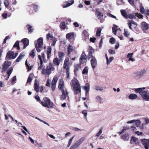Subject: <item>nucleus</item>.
Masks as SVG:
<instances>
[{
	"instance_id": "obj_10",
	"label": "nucleus",
	"mask_w": 149,
	"mask_h": 149,
	"mask_svg": "<svg viewBox=\"0 0 149 149\" xmlns=\"http://www.w3.org/2000/svg\"><path fill=\"white\" fill-rule=\"evenodd\" d=\"M80 63L84 64L87 61V56L84 52L82 53L79 59Z\"/></svg>"
},
{
	"instance_id": "obj_29",
	"label": "nucleus",
	"mask_w": 149,
	"mask_h": 149,
	"mask_svg": "<svg viewBox=\"0 0 149 149\" xmlns=\"http://www.w3.org/2000/svg\"><path fill=\"white\" fill-rule=\"evenodd\" d=\"M74 49V47L72 45H69L68 47V56L71 52L73 51Z\"/></svg>"
},
{
	"instance_id": "obj_30",
	"label": "nucleus",
	"mask_w": 149,
	"mask_h": 149,
	"mask_svg": "<svg viewBox=\"0 0 149 149\" xmlns=\"http://www.w3.org/2000/svg\"><path fill=\"white\" fill-rule=\"evenodd\" d=\"M51 51H52L51 47L50 46L48 47V48H47V58L48 59L49 58L50 55L51 54Z\"/></svg>"
},
{
	"instance_id": "obj_56",
	"label": "nucleus",
	"mask_w": 149,
	"mask_h": 149,
	"mask_svg": "<svg viewBox=\"0 0 149 149\" xmlns=\"http://www.w3.org/2000/svg\"><path fill=\"white\" fill-rule=\"evenodd\" d=\"M127 129V128L126 127H123V130L120 132H118V133L120 134H121L124 133L126 131Z\"/></svg>"
},
{
	"instance_id": "obj_6",
	"label": "nucleus",
	"mask_w": 149,
	"mask_h": 149,
	"mask_svg": "<svg viewBox=\"0 0 149 149\" xmlns=\"http://www.w3.org/2000/svg\"><path fill=\"white\" fill-rule=\"evenodd\" d=\"M85 138L81 137L80 139L76 141L75 143L72 145L70 147V149H74L78 148L84 141Z\"/></svg>"
},
{
	"instance_id": "obj_32",
	"label": "nucleus",
	"mask_w": 149,
	"mask_h": 149,
	"mask_svg": "<svg viewBox=\"0 0 149 149\" xmlns=\"http://www.w3.org/2000/svg\"><path fill=\"white\" fill-rule=\"evenodd\" d=\"M120 12L122 16L126 18H127L128 15H127L126 11L125 10H120Z\"/></svg>"
},
{
	"instance_id": "obj_40",
	"label": "nucleus",
	"mask_w": 149,
	"mask_h": 149,
	"mask_svg": "<svg viewBox=\"0 0 149 149\" xmlns=\"http://www.w3.org/2000/svg\"><path fill=\"white\" fill-rule=\"evenodd\" d=\"M35 49H33L31 52L30 53V56L33 58L35 56Z\"/></svg>"
},
{
	"instance_id": "obj_60",
	"label": "nucleus",
	"mask_w": 149,
	"mask_h": 149,
	"mask_svg": "<svg viewBox=\"0 0 149 149\" xmlns=\"http://www.w3.org/2000/svg\"><path fill=\"white\" fill-rule=\"evenodd\" d=\"M115 41V39L113 38H110L109 42L111 44H114V42Z\"/></svg>"
},
{
	"instance_id": "obj_52",
	"label": "nucleus",
	"mask_w": 149,
	"mask_h": 149,
	"mask_svg": "<svg viewBox=\"0 0 149 149\" xmlns=\"http://www.w3.org/2000/svg\"><path fill=\"white\" fill-rule=\"evenodd\" d=\"M113 57H111L109 58V59H108V60H107V65H109L110 63L112 61L113 59Z\"/></svg>"
},
{
	"instance_id": "obj_44",
	"label": "nucleus",
	"mask_w": 149,
	"mask_h": 149,
	"mask_svg": "<svg viewBox=\"0 0 149 149\" xmlns=\"http://www.w3.org/2000/svg\"><path fill=\"white\" fill-rule=\"evenodd\" d=\"M47 38L48 40H53L54 38H53V36L52 34L49 33L47 35Z\"/></svg>"
},
{
	"instance_id": "obj_35",
	"label": "nucleus",
	"mask_w": 149,
	"mask_h": 149,
	"mask_svg": "<svg viewBox=\"0 0 149 149\" xmlns=\"http://www.w3.org/2000/svg\"><path fill=\"white\" fill-rule=\"evenodd\" d=\"M81 69L80 65L79 64H76L74 65V72L78 71Z\"/></svg>"
},
{
	"instance_id": "obj_42",
	"label": "nucleus",
	"mask_w": 149,
	"mask_h": 149,
	"mask_svg": "<svg viewBox=\"0 0 149 149\" xmlns=\"http://www.w3.org/2000/svg\"><path fill=\"white\" fill-rule=\"evenodd\" d=\"M24 56V55L22 54H20L18 58L16 60V62H19L22 59V58Z\"/></svg>"
},
{
	"instance_id": "obj_24",
	"label": "nucleus",
	"mask_w": 149,
	"mask_h": 149,
	"mask_svg": "<svg viewBox=\"0 0 149 149\" xmlns=\"http://www.w3.org/2000/svg\"><path fill=\"white\" fill-rule=\"evenodd\" d=\"M13 71V68L12 67H10L9 69L7 70V74L8 75V77L6 80H7L9 78L11 73Z\"/></svg>"
},
{
	"instance_id": "obj_8",
	"label": "nucleus",
	"mask_w": 149,
	"mask_h": 149,
	"mask_svg": "<svg viewBox=\"0 0 149 149\" xmlns=\"http://www.w3.org/2000/svg\"><path fill=\"white\" fill-rule=\"evenodd\" d=\"M11 62L6 61H5L2 65L1 72L6 71L7 69L11 65Z\"/></svg>"
},
{
	"instance_id": "obj_48",
	"label": "nucleus",
	"mask_w": 149,
	"mask_h": 149,
	"mask_svg": "<svg viewBox=\"0 0 149 149\" xmlns=\"http://www.w3.org/2000/svg\"><path fill=\"white\" fill-rule=\"evenodd\" d=\"M74 2V1L73 0L71 2V3H67V4H64V5L63 6V8H66L67 7H68V6H69L73 4Z\"/></svg>"
},
{
	"instance_id": "obj_5",
	"label": "nucleus",
	"mask_w": 149,
	"mask_h": 149,
	"mask_svg": "<svg viewBox=\"0 0 149 149\" xmlns=\"http://www.w3.org/2000/svg\"><path fill=\"white\" fill-rule=\"evenodd\" d=\"M35 47L37 51L40 52L41 51V49L43 45V39L42 38H38L37 42H35Z\"/></svg>"
},
{
	"instance_id": "obj_11",
	"label": "nucleus",
	"mask_w": 149,
	"mask_h": 149,
	"mask_svg": "<svg viewBox=\"0 0 149 149\" xmlns=\"http://www.w3.org/2000/svg\"><path fill=\"white\" fill-rule=\"evenodd\" d=\"M62 92V95L60 97V99L61 100H63L67 98L69 102V97L68 96V93L67 92L65 91H61Z\"/></svg>"
},
{
	"instance_id": "obj_33",
	"label": "nucleus",
	"mask_w": 149,
	"mask_h": 149,
	"mask_svg": "<svg viewBox=\"0 0 149 149\" xmlns=\"http://www.w3.org/2000/svg\"><path fill=\"white\" fill-rule=\"evenodd\" d=\"M113 27L112 28V32L115 35H116L117 31L118 30L117 29L118 26L115 24L113 25Z\"/></svg>"
},
{
	"instance_id": "obj_25",
	"label": "nucleus",
	"mask_w": 149,
	"mask_h": 149,
	"mask_svg": "<svg viewBox=\"0 0 149 149\" xmlns=\"http://www.w3.org/2000/svg\"><path fill=\"white\" fill-rule=\"evenodd\" d=\"M95 98L97 101L100 104L103 103L104 101V100L100 96L97 95L96 97Z\"/></svg>"
},
{
	"instance_id": "obj_14",
	"label": "nucleus",
	"mask_w": 149,
	"mask_h": 149,
	"mask_svg": "<svg viewBox=\"0 0 149 149\" xmlns=\"http://www.w3.org/2000/svg\"><path fill=\"white\" fill-rule=\"evenodd\" d=\"M128 25L129 28L132 30V26L134 28H136L137 26V24L133 20L130 21L128 22Z\"/></svg>"
},
{
	"instance_id": "obj_47",
	"label": "nucleus",
	"mask_w": 149,
	"mask_h": 149,
	"mask_svg": "<svg viewBox=\"0 0 149 149\" xmlns=\"http://www.w3.org/2000/svg\"><path fill=\"white\" fill-rule=\"evenodd\" d=\"M82 113L84 115V118L87 120V112L86 110H83Z\"/></svg>"
},
{
	"instance_id": "obj_62",
	"label": "nucleus",
	"mask_w": 149,
	"mask_h": 149,
	"mask_svg": "<svg viewBox=\"0 0 149 149\" xmlns=\"http://www.w3.org/2000/svg\"><path fill=\"white\" fill-rule=\"evenodd\" d=\"M25 64L26 65L27 67V69H28L29 70H31V68L28 65V64L27 63V60L26 61Z\"/></svg>"
},
{
	"instance_id": "obj_59",
	"label": "nucleus",
	"mask_w": 149,
	"mask_h": 149,
	"mask_svg": "<svg viewBox=\"0 0 149 149\" xmlns=\"http://www.w3.org/2000/svg\"><path fill=\"white\" fill-rule=\"evenodd\" d=\"M26 27L28 28L29 32L32 31V29H31L32 27L31 26L28 24L26 25Z\"/></svg>"
},
{
	"instance_id": "obj_19",
	"label": "nucleus",
	"mask_w": 149,
	"mask_h": 149,
	"mask_svg": "<svg viewBox=\"0 0 149 149\" xmlns=\"http://www.w3.org/2000/svg\"><path fill=\"white\" fill-rule=\"evenodd\" d=\"M94 53V50L91 47H89V53L88 55V60H89V58H92V57L93 56H92V54Z\"/></svg>"
},
{
	"instance_id": "obj_51",
	"label": "nucleus",
	"mask_w": 149,
	"mask_h": 149,
	"mask_svg": "<svg viewBox=\"0 0 149 149\" xmlns=\"http://www.w3.org/2000/svg\"><path fill=\"white\" fill-rule=\"evenodd\" d=\"M66 27V25L64 22H62L60 25V27L61 28L63 29H65Z\"/></svg>"
},
{
	"instance_id": "obj_45",
	"label": "nucleus",
	"mask_w": 149,
	"mask_h": 149,
	"mask_svg": "<svg viewBox=\"0 0 149 149\" xmlns=\"http://www.w3.org/2000/svg\"><path fill=\"white\" fill-rule=\"evenodd\" d=\"M74 137H75V136H72V137H71L70 138V139H69V142H68V143L67 145V147H69L71 145V144L72 143V140L74 138Z\"/></svg>"
},
{
	"instance_id": "obj_21",
	"label": "nucleus",
	"mask_w": 149,
	"mask_h": 149,
	"mask_svg": "<svg viewBox=\"0 0 149 149\" xmlns=\"http://www.w3.org/2000/svg\"><path fill=\"white\" fill-rule=\"evenodd\" d=\"M24 45V49H25L29 45V41L28 39L24 38L22 40Z\"/></svg>"
},
{
	"instance_id": "obj_55",
	"label": "nucleus",
	"mask_w": 149,
	"mask_h": 149,
	"mask_svg": "<svg viewBox=\"0 0 149 149\" xmlns=\"http://www.w3.org/2000/svg\"><path fill=\"white\" fill-rule=\"evenodd\" d=\"M136 16L139 19L143 18V16L140 13H136Z\"/></svg>"
},
{
	"instance_id": "obj_9",
	"label": "nucleus",
	"mask_w": 149,
	"mask_h": 149,
	"mask_svg": "<svg viewBox=\"0 0 149 149\" xmlns=\"http://www.w3.org/2000/svg\"><path fill=\"white\" fill-rule=\"evenodd\" d=\"M69 59L68 58H65L63 65V68L65 70H66V72L67 74H68V70L69 69Z\"/></svg>"
},
{
	"instance_id": "obj_41",
	"label": "nucleus",
	"mask_w": 149,
	"mask_h": 149,
	"mask_svg": "<svg viewBox=\"0 0 149 149\" xmlns=\"http://www.w3.org/2000/svg\"><path fill=\"white\" fill-rule=\"evenodd\" d=\"M101 31L102 29L100 28H98L96 33V36H100Z\"/></svg>"
},
{
	"instance_id": "obj_4",
	"label": "nucleus",
	"mask_w": 149,
	"mask_h": 149,
	"mask_svg": "<svg viewBox=\"0 0 149 149\" xmlns=\"http://www.w3.org/2000/svg\"><path fill=\"white\" fill-rule=\"evenodd\" d=\"M54 65L50 63L46 68L42 69V73L44 75H49L51 73V71L54 70Z\"/></svg>"
},
{
	"instance_id": "obj_61",
	"label": "nucleus",
	"mask_w": 149,
	"mask_h": 149,
	"mask_svg": "<svg viewBox=\"0 0 149 149\" xmlns=\"http://www.w3.org/2000/svg\"><path fill=\"white\" fill-rule=\"evenodd\" d=\"M4 3L6 7H7L8 6V0H5L4 1Z\"/></svg>"
},
{
	"instance_id": "obj_54",
	"label": "nucleus",
	"mask_w": 149,
	"mask_h": 149,
	"mask_svg": "<svg viewBox=\"0 0 149 149\" xmlns=\"http://www.w3.org/2000/svg\"><path fill=\"white\" fill-rule=\"evenodd\" d=\"M137 141V139L135 137H132V139L131 140V142L132 143V142L134 143H136V141Z\"/></svg>"
},
{
	"instance_id": "obj_36",
	"label": "nucleus",
	"mask_w": 149,
	"mask_h": 149,
	"mask_svg": "<svg viewBox=\"0 0 149 149\" xmlns=\"http://www.w3.org/2000/svg\"><path fill=\"white\" fill-rule=\"evenodd\" d=\"M88 68L87 66L85 67L82 71V74L84 75H87L88 72Z\"/></svg>"
},
{
	"instance_id": "obj_39",
	"label": "nucleus",
	"mask_w": 149,
	"mask_h": 149,
	"mask_svg": "<svg viewBox=\"0 0 149 149\" xmlns=\"http://www.w3.org/2000/svg\"><path fill=\"white\" fill-rule=\"evenodd\" d=\"M136 13L135 14L132 13L128 15V18H130L131 19H135L136 18Z\"/></svg>"
},
{
	"instance_id": "obj_27",
	"label": "nucleus",
	"mask_w": 149,
	"mask_h": 149,
	"mask_svg": "<svg viewBox=\"0 0 149 149\" xmlns=\"http://www.w3.org/2000/svg\"><path fill=\"white\" fill-rule=\"evenodd\" d=\"M128 97L130 99L133 100L137 98V96L136 94L132 93L129 95Z\"/></svg>"
},
{
	"instance_id": "obj_64",
	"label": "nucleus",
	"mask_w": 149,
	"mask_h": 149,
	"mask_svg": "<svg viewBox=\"0 0 149 149\" xmlns=\"http://www.w3.org/2000/svg\"><path fill=\"white\" fill-rule=\"evenodd\" d=\"M38 58L39 59V60H40V64H42L43 63V61L42 60V58H41V56L40 55L38 56Z\"/></svg>"
},
{
	"instance_id": "obj_43",
	"label": "nucleus",
	"mask_w": 149,
	"mask_h": 149,
	"mask_svg": "<svg viewBox=\"0 0 149 149\" xmlns=\"http://www.w3.org/2000/svg\"><path fill=\"white\" fill-rule=\"evenodd\" d=\"M24 56V55L22 54H20L18 58L16 60V62H19L22 59V58Z\"/></svg>"
},
{
	"instance_id": "obj_26",
	"label": "nucleus",
	"mask_w": 149,
	"mask_h": 149,
	"mask_svg": "<svg viewBox=\"0 0 149 149\" xmlns=\"http://www.w3.org/2000/svg\"><path fill=\"white\" fill-rule=\"evenodd\" d=\"M53 62L55 65L58 66L60 63V60L58 58H56L53 60Z\"/></svg>"
},
{
	"instance_id": "obj_17",
	"label": "nucleus",
	"mask_w": 149,
	"mask_h": 149,
	"mask_svg": "<svg viewBox=\"0 0 149 149\" xmlns=\"http://www.w3.org/2000/svg\"><path fill=\"white\" fill-rule=\"evenodd\" d=\"M143 144L146 149H147L149 147V140L148 139H143L142 140Z\"/></svg>"
},
{
	"instance_id": "obj_37",
	"label": "nucleus",
	"mask_w": 149,
	"mask_h": 149,
	"mask_svg": "<svg viewBox=\"0 0 149 149\" xmlns=\"http://www.w3.org/2000/svg\"><path fill=\"white\" fill-rule=\"evenodd\" d=\"M58 54L59 58L61 59L62 60L65 56L64 53L62 52H58Z\"/></svg>"
},
{
	"instance_id": "obj_46",
	"label": "nucleus",
	"mask_w": 149,
	"mask_h": 149,
	"mask_svg": "<svg viewBox=\"0 0 149 149\" xmlns=\"http://www.w3.org/2000/svg\"><path fill=\"white\" fill-rule=\"evenodd\" d=\"M124 35L127 37L129 35L130 33L127 29H124Z\"/></svg>"
},
{
	"instance_id": "obj_20",
	"label": "nucleus",
	"mask_w": 149,
	"mask_h": 149,
	"mask_svg": "<svg viewBox=\"0 0 149 149\" xmlns=\"http://www.w3.org/2000/svg\"><path fill=\"white\" fill-rule=\"evenodd\" d=\"M142 29L143 30H147L149 28V25L145 22L142 23Z\"/></svg>"
},
{
	"instance_id": "obj_23",
	"label": "nucleus",
	"mask_w": 149,
	"mask_h": 149,
	"mask_svg": "<svg viewBox=\"0 0 149 149\" xmlns=\"http://www.w3.org/2000/svg\"><path fill=\"white\" fill-rule=\"evenodd\" d=\"M13 71V68L12 67H10L9 69L7 70V74L8 75V77L6 80H7L9 78L11 73Z\"/></svg>"
},
{
	"instance_id": "obj_38",
	"label": "nucleus",
	"mask_w": 149,
	"mask_h": 149,
	"mask_svg": "<svg viewBox=\"0 0 149 149\" xmlns=\"http://www.w3.org/2000/svg\"><path fill=\"white\" fill-rule=\"evenodd\" d=\"M96 13L98 17V19H101L103 16L102 13L100 12L98 10H96Z\"/></svg>"
},
{
	"instance_id": "obj_13",
	"label": "nucleus",
	"mask_w": 149,
	"mask_h": 149,
	"mask_svg": "<svg viewBox=\"0 0 149 149\" xmlns=\"http://www.w3.org/2000/svg\"><path fill=\"white\" fill-rule=\"evenodd\" d=\"M91 63L93 69L95 68L97 66V61L94 56H92L91 60Z\"/></svg>"
},
{
	"instance_id": "obj_1",
	"label": "nucleus",
	"mask_w": 149,
	"mask_h": 149,
	"mask_svg": "<svg viewBox=\"0 0 149 149\" xmlns=\"http://www.w3.org/2000/svg\"><path fill=\"white\" fill-rule=\"evenodd\" d=\"M70 84L75 94L79 95L81 93V88L78 81L74 78L71 81Z\"/></svg>"
},
{
	"instance_id": "obj_7",
	"label": "nucleus",
	"mask_w": 149,
	"mask_h": 149,
	"mask_svg": "<svg viewBox=\"0 0 149 149\" xmlns=\"http://www.w3.org/2000/svg\"><path fill=\"white\" fill-rule=\"evenodd\" d=\"M18 55L17 53L14 54V52H12L11 51H9L7 53L6 58L7 59L10 60L11 59H14Z\"/></svg>"
},
{
	"instance_id": "obj_50",
	"label": "nucleus",
	"mask_w": 149,
	"mask_h": 149,
	"mask_svg": "<svg viewBox=\"0 0 149 149\" xmlns=\"http://www.w3.org/2000/svg\"><path fill=\"white\" fill-rule=\"evenodd\" d=\"M31 75H32L31 74H30L29 76L27 81L26 84H30L32 80L31 76Z\"/></svg>"
},
{
	"instance_id": "obj_49",
	"label": "nucleus",
	"mask_w": 149,
	"mask_h": 149,
	"mask_svg": "<svg viewBox=\"0 0 149 149\" xmlns=\"http://www.w3.org/2000/svg\"><path fill=\"white\" fill-rule=\"evenodd\" d=\"M19 41H17L13 45V47H17V49L19 50L20 49V47L19 46Z\"/></svg>"
},
{
	"instance_id": "obj_15",
	"label": "nucleus",
	"mask_w": 149,
	"mask_h": 149,
	"mask_svg": "<svg viewBox=\"0 0 149 149\" xmlns=\"http://www.w3.org/2000/svg\"><path fill=\"white\" fill-rule=\"evenodd\" d=\"M146 73V71L145 70H143L141 71L136 72L135 74L137 76L139 77H141L144 75Z\"/></svg>"
},
{
	"instance_id": "obj_58",
	"label": "nucleus",
	"mask_w": 149,
	"mask_h": 149,
	"mask_svg": "<svg viewBox=\"0 0 149 149\" xmlns=\"http://www.w3.org/2000/svg\"><path fill=\"white\" fill-rule=\"evenodd\" d=\"M128 1L130 4L133 5L134 4V2L137 0H128Z\"/></svg>"
},
{
	"instance_id": "obj_3",
	"label": "nucleus",
	"mask_w": 149,
	"mask_h": 149,
	"mask_svg": "<svg viewBox=\"0 0 149 149\" xmlns=\"http://www.w3.org/2000/svg\"><path fill=\"white\" fill-rule=\"evenodd\" d=\"M41 104L45 107L52 109L54 106V104L47 97L44 98L43 100L41 102Z\"/></svg>"
},
{
	"instance_id": "obj_34",
	"label": "nucleus",
	"mask_w": 149,
	"mask_h": 149,
	"mask_svg": "<svg viewBox=\"0 0 149 149\" xmlns=\"http://www.w3.org/2000/svg\"><path fill=\"white\" fill-rule=\"evenodd\" d=\"M121 139L124 141H127L129 139V135L127 134H125L121 136Z\"/></svg>"
},
{
	"instance_id": "obj_28",
	"label": "nucleus",
	"mask_w": 149,
	"mask_h": 149,
	"mask_svg": "<svg viewBox=\"0 0 149 149\" xmlns=\"http://www.w3.org/2000/svg\"><path fill=\"white\" fill-rule=\"evenodd\" d=\"M82 36L84 39H86L88 38L89 34L86 31H84L82 33Z\"/></svg>"
},
{
	"instance_id": "obj_12",
	"label": "nucleus",
	"mask_w": 149,
	"mask_h": 149,
	"mask_svg": "<svg viewBox=\"0 0 149 149\" xmlns=\"http://www.w3.org/2000/svg\"><path fill=\"white\" fill-rule=\"evenodd\" d=\"M58 79L57 77L56 76H55L52 80L51 88L52 90L53 91H54L55 89L56 84Z\"/></svg>"
},
{
	"instance_id": "obj_18",
	"label": "nucleus",
	"mask_w": 149,
	"mask_h": 149,
	"mask_svg": "<svg viewBox=\"0 0 149 149\" xmlns=\"http://www.w3.org/2000/svg\"><path fill=\"white\" fill-rule=\"evenodd\" d=\"M58 88L61 91H64V81L63 79H61L59 80V84Z\"/></svg>"
},
{
	"instance_id": "obj_53",
	"label": "nucleus",
	"mask_w": 149,
	"mask_h": 149,
	"mask_svg": "<svg viewBox=\"0 0 149 149\" xmlns=\"http://www.w3.org/2000/svg\"><path fill=\"white\" fill-rule=\"evenodd\" d=\"M140 11L142 14H144L145 13V10L144 8L141 6H140Z\"/></svg>"
},
{
	"instance_id": "obj_57",
	"label": "nucleus",
	"mask_w": 149,
	"mask_h": 149,
	"mask_svg": "<svg viewBox=\"0 0 149 149\" xmlns=\"http://www.w3.org/2000/svg\"><path fill=\"white\" fill-rule=\"evenodd\" d=\"M135 122L136 125L137 127L139 126V125L141 124V122L139 120H136V121Z\"/></svg>"
},
{
	"instance_id": "obj_16",
	"label": "nucleus",
	"mask_w": 149,
	"mask_h": 149,
	"mask_svg": "<svg viewBox=\"0 0 149 149\" xmlns=\"http://www.w3.org/2000/svg\"><path fill=\"white\" fill-rule=\"evenodd\" d=\"M39 82L36 79L35 80L34 84V89L37 92L39 91Z\"/></svg>"
},
{
	"instance_id": "obj_22",
	"label": "nucleus",
	"mask_w": 149,
	"mask_h": 149,
	"mask_svg": "<svg viewBox=\"0 0 149 149\" xmlns=\"http://www.w3.org/2000/svg\"><path fill=\"white\" fill-rule=\"evenodd\" d=\"M13 71V68L12 67H10L9 69L7 70V74L8 75V77L6 80H7L9 78L11 73Z\"/></svg>"
},
{
	"instance_id": "obj_31",
	"label": "nucleus",
	"mask_w": 149,
	"mask_h": 149,
	"mask_svg": "<svg viewBox=\"0 0 149 149\" xmlns=\"http://www.w3.org/2000/svg\"><path fill=\"white\" fill-rule=\"evenodd\" d=\"M74 33H70L67 34L66 35V37L68 39H71L74 37Z\"/></svg>"
},
{
	"instance_id": "obj_63",
	"label": "nucleus",
	"mask_w": 149,
	"mask_h": 149,
	"mask_svg": "<svg viewBox=\"0 0 149 149\" xmlns=\"http://www.w3.org/2000/svg\"><path fill=\"white\" fill-rule=\"evenodd\" d=\"M89 84H88V86H84L83 88L85 91H86L89 90Z\"/></svg>"
},
{
	"instance_id": "obj_2",
	"label": "nucleus",
	"mask_w": 149,
	"mask_h": 149,
	"mask_svg": "<svg viewBox=\"0 0 149 149\" xmlns=\"http://www.w3.org/2000/svg\"><path fill=\"white\" fill-rule=\"evenodd\" d=\"M145 88V87L136 88L135 91L137 93H139L143 100L149 101V93L144 90Z\"/></svg>"
}]
</instances>
